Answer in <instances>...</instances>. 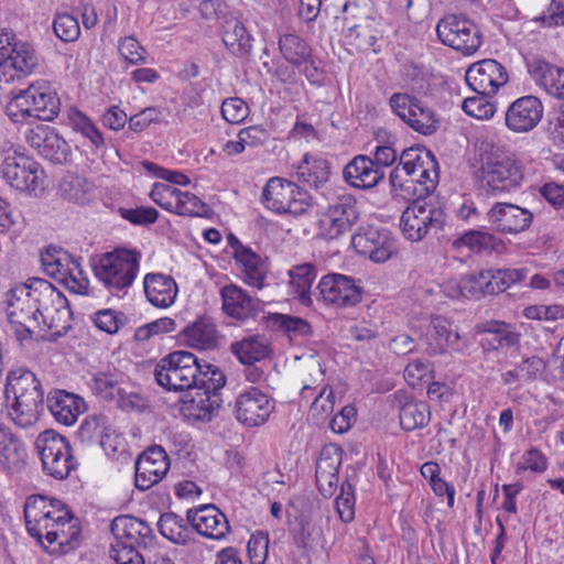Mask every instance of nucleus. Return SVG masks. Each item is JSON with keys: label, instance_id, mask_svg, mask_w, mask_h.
Segmentation results:
<instances>
[{"label": "nucleus", "instance_id": "f257e3e1", "mask_svg": "<svg viewBox=\"0 0 564 564\" xmlns=\"http://www.w3.org/2000/svg\"><path fill=\"white\" fill-rule=\"evenodd\" d=\"M4 395L7 401L13 399L9 415L18 426L25 429L37 422L44 409V392L31 370L17 368L9 371Z\"/></svg>", "mask_w": 564, "mask_h": 564}, {"label": "nucleus", "instance_id": "f03ea898", "mask_svg": "<svg viewBox=\"0 0 564 564\" xmlns=\"http://www.w3.org/2000/svg\"><path fill=\"white\" fill-rule=\"evenodd\" d=\"M140 252L116 249L104 253L94 264L95 276L113 295L126 293L139 271Z\"/></svg>", "mask_w": 564, "mask_h": 564}, {"label": "nucleus", "instance_id": "7ed1b4c3", "mask_svg": "<svg viewBox=\"0 0 564 564\" xmlns=\"http://www.w3.org/2000/svg\"><path fill=\"white\" fill-rule=\"evenodd\" d=\"M35 448L40 455L43 471L47 476L63 480L76 468V460L67 438L53 430L39 434Z\"/></svg>", "mask_w": 564, "mask_h": 564}, {"label": "nucleus", "instance_id": "20e7f679", "mask_svg": "<svg viewBox=\"0 0 564 564\" xmlns=\"http://www.w3.org/2000/svg\"><path fill=\"white\" fill-rule=\"evenodd\" d=\"M196 371L197 357L186 350H176L156 364L154 378L159 386L170 391L193 390Z\"/></svg>", "mask_w": 564, "mask_h": 564}, {"label": "nucleus", "instance_id": "39448f33", "mask_svg": "<svg viewBox=\"0 0 564 564\" xmlns=\"http://www.w3.org/2000/svg\"><path fill=\"white\" fill-rule=\"evenodd\" d=\"M527 269H489L460 279L457 293L465 297L480 299L487 294L505 292L511 284L523 281Z\"/></svg>", "mask_w": 564, "mask_h": 564}, {"label": "nucleus", "instance_id": "423d86ee", "mask_svg": "<svg viewBox=\"0 0 564 564\" xmlns=\"http://www.w3.org/2000/svg\"><path fill=\"white\" fill-rule=\"evenodd\" d=\"M12 40L10 33H0V82L7 84L30 75L37 65L33 47Z\"/></svg>", "mask_w": 564, "mask_h": 564}, {"label": "nucleus", "instance_id": "0eeeda50", "mask_svg": "<svg viewBox=\"0 0 564 564\" xmlns=\"http://www.w3.org/2000/svg\"><path fill=\"white\" fill-rule=\"evenodd\" d=\"M446 223V214L441 206L416 199L401 215L400 227L411 241L422 240L430 231L437 232Z\"/></svg>", "mask_w": 564, "mask_h": 564}, {"label": "nucleus", "instance_id": "6e6552de", "mask_svg": "<svg viewBox=\"0 0 564 564\" xmlns=\"http://www.w3.org/2000/svg\"><path fill=\"white\" fill-rule=\"evenodd\" d=\"M262 202L274 213L294 216L304 214L311 206L306 191L291 181L279 177L268 181L262 191Z\"/></svg>", "mask_w": 564, "mask_h": 564}, {"label": "nucleus", "instance_id": "1a4fd4ad", "mask_svg": "<svg viewBox=\"0 0 564 564\" xmlns=\"http://www.w3.org/2000/svg\"><path fill=\"white\" fill-rule=\"evenodd\" d=\"M522 180L521 163L508 155L490 159L481 166L482 187L488 195L495 197L517 189Z\"/></svg>", "mask_w": 564, "mask_h": 564}, {"label": "nucleus", "instance_id": "9d476101", "mask_svg": "<svg viewBox=\"0 0 564 564\" xmlns=\"http://www.w3.org/2000/svg\"><path fill=\"white\" fill-rule=\"evenodd\" d=\"M440 41L464 55L474 54L481 45L478 26L464 15L448 14L436 25Z\"/></svg>", "mask_w": 564, "mask_h": 564}, {"label": "nucleus", "instance_id": "9b49d317", "mask_svg": "<svg viewBox=\"0 0 564 564\" xmlns=\"http://www.w3.org/2000/svg\"><path fill=\"white\" fill-rule=\"evenodd\" d=\"M37 300L43 307L42 322L56 337H62L72 328L73 312L66 296L51 282L37 280Z\"/></svg>", "mask_w": 564, "mask_h": 564}, {"label": "nucleus", "instance_id": "f8f14e48", "mask_svg": "<svg viewBox=\"0 0 564 564\" xmlns=\"http://www.w3.org/2000/svg\"><path fill=\"white\" fill-rule=\"evenodd\" d=\"M421 341L427 355H444L448 351L467 355L470 347L469 339L462 336L449 321L441 316L431 321Z\"/></svg>", "mask_w": 564, "mask_h": 564}, {"label": "nucleus", "instance_id": "ddd939ff", "mask_svg": "<svg viewBox=\"0 0 564 564\" xmlns=\"http://www.w3.org/2000/svg\"><path fill=\"white\" fill-rule=\"evenodd\" d=\"M360 216L357 199L351 194L338 195L319 219V229L327 239H336L350 231Z\"/></svg>", "mask_w": 564, "mask_h": 564}, {"label": "nucleus", "instance_id": "4468645a", "mask_svg": "<svg viewBox=\"0 0 564 564\" xmlns=\"http://www.w3.org/2000/svg\"><path fill=\"white\" fill-rule=\"evenodd\" d=\"M0 172L11 187L29 193L35 192L40 187L44 174L37 162L17 152L6 155Z\"/></svg>", "mask_w": 564, "mask_h": 564}, {"label": "nucleus", "instance_id": "2eb2a0df", "mask_svg": "<svg viewBox=\"0 0 564 564\" xmlns=\"http://www.w3.org/2000/svg\"><path fill=\"white\" fill-rule=\"evenodd\" d=\"M274 410V401L260 389L250 387L240 392L234 404V415L241 424L254 427L264 424Z\"/></svg>", "mask_w": 564, "mask_h": 564}, {"label": "nucleus", "instance_id": "dca6fc26", "mask_svg": "<svg viewBox=\"0 0 564 564\" xmlns=\"http://www.w3.org/2000/svg\"><path fill=\"white\" fill-rule=\"evenodd\" d=\"M156 543L153 531H117L110 555L117 564H145L141 550L153 549Z\"/></svg>", "mask_w": 564, "mask_h": 564}, {"label": "nucleus", "instance_id": "f3484780", "mask_svg": "<svg viewBox=\"0 0 564 564\" xmlns=\"http://www.w3.org/2000/svg\"><path fill=\"white\" fill-rule=\"evenodd\" d=\"M351 245L358 253L376 263L386 262L395 252V241L390 232L370 225L360 227L352 235Z\"/></svg>", "mask_w": 564, "mask_h": 564}, {"label": "nucleus", "instance_id": "a211bd4d", "mask_svg": "<svg viewBox=\"0 0 564 564\" xmlns=\"http://www.w3.org/2000/svg\"><path fill=\"white\" fill-rule=\"evenodd\" d=\"M317 290L325 303L338 307L355 306L362 299V288L356 283V280L340 273L324 275L317 285Z\"/></svg>", "mask_w": 564, "mask_h": 564}, {"label": "nucleus", "instance_id": "6ab92c4d", "mask_svg": "<svg viewBox=\"0 0 564 564\" xmlns=\"http://www.w3.org/2000/svg\"><path fill=\"white\" fill-rule=\"evenodd\" d=\"M37 281L32 286L19 285L6 293L7 318L20 319L40 327L39 317H42L43 307L37 301Z\"/></svg>", "mask_w": 564, "mask_h": 564}, {"label": "nucleus", "instance_id": "aec40b11", "mask_svg": "<svg viewBox=\"0 0 564 564\" xmlns=\"http://www.w3.org/2000/svg\"><path fill=\"white\" fill-rule=\"evenodd\" d=\"M25 141L44 159L55 164L67 162L70 155L68 143L52 128L43 123L25 131Z\"/></svg>", "mask_w": 564, "mask_h": 564}, {"label": "nucleus", "instance_id": "412c9836", "mask_svg": "<svg viewBox=\"0 0 564 564\" xmlns=\"http://www.w3.org/2000/svg\"><path fill=\"white\" fill-rule=\"evenodd\" d=\"M468 86L479 95H495L508 83V73L496 59H482L473 64L465 75Z\"/></svg>", "mask_w": 564, "mask_h": 564}, {"label": "nucleus", "instance_id": "4be33fe9", "mask_svg": "<svg viewBox=\"0 0 564 564\" xmlns=\"http://www.w3.org/2000/svg\"><path fill=\"white\" fill-rule=\"evenodd\" d=\"M487 219L497 232L517 235L531 226L533 214L519 205L498 202L488 210Z\"/></svg>", "mask_w": 564, "mask_h": 564}, {"label": "nucleus", "instance_id": "5701e85b", "mask_svg": "<svg viewBox=\"0 0 564 564\" xmlns=\"http://www.w3.org/2000/svg\"><path fill=\"white\" fill-rule=\"evenodd\" d=\"M135 487L148 490L166 475L170 459L161 446H151L143 452L135 462Z\"/></svg>", "mask_w": 564, "mask_h": 564}, {"label": "nucleus", "instance_id": "b1692460", "mask_svg": "<svg viewBox=\"0 0 564 564\" xmlns=\"http://www.w3.org/2000/svg\"><path fill=\"white\" fill-rule=\"evenodd\" d=\"M541 100L532 95L523 96L514 100L505 115L506 126L516 133H524L533 130L543 117Z\"/></svg>", "mask_w": 564, "mask_h": 564}, {"label": "nucleus", "instance_id": "393cba45", "mask_svg": "<svg viewBox=\"0 0 564 564\" xmlns=\"http://www.w3.org/2000/svg\"><path fill=\"white\" fill-rule=\"evenodd\" d=\"M343 178L352 188L369 191L384 178V171L372 163V158L359 154L344 166Z\"/></svg>", "mask_w": 564, "mask_h": 564}, {"label": "nucleus", "instance_id": "a878e982", "mask_svg": "<svg viewBox=\"0 0 564 564\" xmlns=\"http://www.w3.org/2000/svg\"><path fill=\"white\" fill-rule=\"evenodd\" d=\"M78 436L84 443L98 444L107 454L117 451L118 436L105 414L87 416L79 426Z\"/></svg>", "mask_w": 564, "mask_h": 564}, {"label": "nucleus", "instance_id": "bb28decb", "mask_svg": "<svg viewBox=\"0 0 564 564\" xmlns=\"http://www.w3.org/2000/svg\"><path fill=\"white\" fill-rule=\"evenodd\" d=\"M527 67L533 80L550 96L564 99V68L539 57L528 59Z\"/></svg>", "mask_w": 564, "mask_h": 564}, {"label": "nucleus", "instance_id": "cd10ccee", "mask_svg": "<svg viewBox=\"0 0 564 564\" xmlns=\"http://www.w3.org/2000/svg\"><path fill=\"white\" fill-rule=\"evenodd\" d=\"M220 295L224 312L232 318L247 321L256 318L260 312L259 302L235 284L225 285Z\"/></svg>", "mask_w": 564, "mask_h": 564}, {"label": "nucleus", "instance_id": "c85d7f7f", "mask_svg": "<svg viewBox=\"0 0 564 564\" xmlns=\"http://www.w3.org/2000/svg\"><path fill=\"white\" fill-rule=\"evenodd\" d=\"M47 408L55 420L64 425H73L86 410L84 399L65 390H54L47 394Z\"/></svg>", "mask_w": 564, "mask_h": 564}, {"label": "nucleus", "instance_id": "c756f323", "mask_svg": "<svg viewBox=\"0 0 564 564\" xmlns=\"http://www.w3.org/2000/svg\"><path fill=\"white\" fill-rule=\"evenodd\" d=\"M26 456L21 438L9 426L0 424V466L9 473L20 471L25 465Z\"/></svg>", "mask_w": 564, "mask_h": 564}, {"label": "nucleus", "instance_id": "7c9ffc66", "mask_svg": "<svg viewBox=\"0 0 564 564\" xmlns=\"http://www.w3.org/2000/svg\"><path fill=\"white\" fill-rule=\"evenodd\" d=\"M220 33L225 46L231 54L237 57L250 55L253 37L240 20L235 17H225Z\"/></svg>", "mask_w": 564, "mask_h": 564}, {"label": "nucleus", "instance_id": "2f4dec72", "mask_svg": "<svg viewBox=\"0 0 564 564\" xmlns=\"http://www.w3.org/2000/svg\"><path fill=\"white\" fill-rule=\"evenodd\" d=\"M50 554L64 555L78 549L83 542L80 531H29Z\"/></svg>", "mask_w": 564, "mask_h": 564}, {"label": "nucleus", "instance_id": "473e14b6", "mask_svg": "<svg viewBox=\"0 0 564 564\" xmlns=\"http://www.w3.org/2000/svg\"><path fill=\"white\" fill-rule=\"evenodd\" d=\"M148 301L156 307H167L175 301L177 285L173 278L161 273H149L143 281Z\"/></svg>", "mask_w": 564, "mask_h": 564}, {"label": "nucleus", "instance_id": "72a5a7b5", "mask_svg": "<svg viewBox=\"0 0 564 564\" xmlns=\"http://www.w3.org/2000/svg\"><path fill=\"white\" fill-rule=\"evenodd\" d=\"M279 50L284 59L296 68L312 57L311 46L294 31H286L279 35Z\"/></svg>", "mask_w": 564, "mask_h": 564}, {"label": "nucleus", "instance_id": "f704fd0d", "mask_svg": "<svg viewBox=\"0 0 564 564\" xmlns=\"http://www.w3.org/2000/svg\"><path fill=\"white\" fill-rule=\"evenodd\" d=\"M455 247L465 246L473 252H496L506 250L505 242L491 232L484 230H468L459 236L453 243Z\"/></svg>", "mask_w": 564, "mask_h": 564}, {"label": "nucleus", "instance_id": "c9c22d12", "mask_svg": "<svg viewBox=\"0 0 564 564\" xmlns=\"http://www.w3.org/2000/svg\"><path fill=\"white\" fill-rule=\"evenodd\" d=\"M296 175L299 181L318 188L329 180L330 164L323 158L311 156L305 153L297 166Z\"/></svg>", "mask_w": 564, "mask_h": 564}, {"label": "nucleus", "instance_id": "e433bc0d", "mask_svg": "<svg viewBox=\"0 0 564 564\" xmlns=\"http://www.w3.org/2000/svg\"><path fill=\"white\" fill-rule=\"evenodd\" d=\"M32 109L34 111L35 123L37 121H51L59 112L61 101L55 93L47 86L31 85Z\"/></svg>", "mask_w": 564, "mask_h": 564}, {"label": "nucleus", "instance_id": "4c0bfd02", "mask_svg": "<svg viewBox=\"0 0 564 564\" xmlns=\"http://www.w3.org/2000/svg\"><path fill=\"white\" fill-rule=\"evenodd\" d=\"M231 352L241 364L252 366L269 357L270 348L263 338H260L259 336H250L240 341L234 343L231 345Z\"/></svg>", "mask_w": 564, "mask_h": 564}, {"label": "nucleus", "instance_id": "58836bf2", "mask_svg": "<svg viewBox=\"0 0 564 564\" xmlns=\"http://www.w3.org/2000/svg\"><path fill=\"white\" fill-rule=\"evenodd\" d=\"M31 85L13 95L6 106V113L14 123H23L32 126L35 123L32 102L34 98L31 96Z\"/></svg>", "mask_w": 564, "mask_h": 564}, {"label": "nucleus", "instance_id": "ea45409f", "mask_svg": "<svg viewBox=\"0 0 564 564\" xmlns=\"http://www.w3.org/2000/svg\"><path fill=\"white\" fill-rule=\"evenodd\" d=\"M195 392L187 402V410L199 420H210L213 413L221 406L219 391L210 389H194Z\"/></svg>", "mask_w": 564, "mask_h": 564}, {"label": "nucleus", "instance_id": "a19ab883", "mask_svg": "<svg viewBox=\"0 0 564 564\" xmlns=\"http://www.w3.org/2000/svg\"><path fill=\"white\" fill-rule=\"evenodd\" d=\"M182 334L188 346L198 349H212L217 345V330L214 324L206 319H198L194 324L186 326Z\"/></svg>", "mask_w": 564, "mask_h": 564}, {"label": "nucleus", "instance_id": "79ce46f5", "mask_svg": "<svg viewBox=\"0 0 564 564\" xmlns=\"http://www.w3.org/2000/svg\"><path fill=\"white\" fill-rule=\"evenodd\" d=\"M268 326L283 330L290 338L307 337L313 334L311 324L299 316L272 313L267 316Z\"/></svg>", "mask_w": 564, "mask_h": 564}, {"label": "nucleus", "instance_id": "37998d69", "mask_svg": "<svg viewBox=\"0 0 564 564\" xmlns=\"http://www.w3.org/2000/svg\"><path fill=\"white\" fill-rule=\"evenodd\" d=\"M430 406L424 401H408L400 408V425L404 431L424 427L430 422Z\"/></svg>", "mask_w": 564, "mask_h": 564}, {"label": "nucleus", "instance_id": "c03bdc74", "mask_svg": "<svg viewBox=\"0 0 564 564\" xmlns=\"http://www.w3.org/2000/svg\"><path fill=\"white\" fill-rule=\"evenodd\" d=\"M186 518L192 529H216L221 521L226 529H230L225 514L214 505H202L198 508L189 509Z\"/></svg>", "mask_w": 564, "mask_h": 564}, {"label": "nucleus", "instance_id": "a18cd8bd", "mask_svg": "<svg viewBox=\"0 0 564 564\" xmlns=\"http://www.w3.org/2000/svg\"><path fill=\"white\" fill-rule=\"evenodd\" d=\"M440 167L434 154H426L425 163L415 171L413 175H406L411 177V187L417 183L420 189L414 188V193H417L419 197L423 195H430L436 188L438 183Z\"/></svg>", "mask_w": 564, "mask_h": 564}, {"label": "nucleus", "instance_id": "49530a36", "mask_svg": "<svg viewBox=\"0 0 564 564\" xmlns=\"http://www.w3.org/2000/svg\"><path fill=\"white\" fill-rule=\"evenodd\" d=\"M316 274V268L312 263L294 265L289 271L290 284L303 304L311 301L310 292Z\"/></svg>", "mask_w": 564, "mask_h": 564}, {"label": "nucleus", "instance_id": "de8ad7c7", "mask_svg": "<svg viewBox=\"0 0 564 564\" xmlns=\"http://www.w3.org/2000/svg\"><path fill=\"white\" fill-rule=\"evenodd\" d=\"M236 260L243 267L246 282L257 289L263 288L267 270L261 258L250 249L243 250Z\"/></svg>", "mask_w": 564, "mask_h": 564}, {"label": "nucleus", "instance_id": "09e8293b", "mask_svg": "<svg viewBox=\"0 0 564 564\" xmlns=\"http://www.w3.org/2000/svg\"><path fill=\"white\" fill-rule=\"evenodd\" d=\"M198 371L195 373L196 384L193 389H210L212 391H220L226 383L225 373L215 365L197 358Z\"/></svg>", "mask_w": 564, "mask_h": 564}, {"label": "nucleus", "instance_id": "8fccbe9b", "mask_svg": "<svg viewBox=\"0 0 564 564\" xmlns=\"http://www.w3.org/2000/svg\"><path fill=\"white\" fill-rule=\"evenodd\" d=\"M406 123L413 130L425 135L433 134L438 128V121L434 112L429 107L424 106L421 100H417L410 116H408Z\"/></svg>", "mask_w": 564, "mask_h": 564}, {"label": "nucleus", "instance_id": "3c124183", "mask_svg": "<svg viewBox=\"0 0 564 564\" xmlns=\"http://www.w3.org/2000/svg\"><path fill=\"white\" fill-rule=\"evenodd\" d=\"M93 184L80 176H69L59 184L61 195L73 203L85 204L89 199Z\"/></svg>", "mask_w": 564, "mask_h": 564}, {"label": "nucleus", "instance_id": "603ef678", "mask_svg": "<svg viewBox=\"0 0 564 564\" xmlns=\"http://www.w3.org/2000/svg\"><path fill=\"white\" fill-rule=\"evenodd\" d=\"M209 206L200 200L195 194L177 189L175 196V213L187 217H205L208 215Z\"/></svg>", "mask_w": 564, "mask_h": 564}, {"label": "nucleus", "instance_id": "864d4df0", "mask_svg": "<svg viewBox=\"0 0 564 564\" xmlns=\"http://www.w3.org/2000/svg\"><path fill=\"white\" fill-rule=\"evenodd\" d=\"M89 387L96 395L106 401H115L121 389L116 376L109 372L95 373Z\"/></svg>", "mask_w": 564, "mask_h": 564}, {"label": "nucleus", "instance_id": "5fc2aeb1", "mask_svg": "<svg viewBox=\"0 0 564 564\" xmlns=\"http://www.w3.org/2000/svg\"><path fill=\"white\" fill-rule=\"evenodd\" d=\"M50 500L43 496H31L24 505V519L26 529H35L32 525H43L46 522Z\"/></svg>", "mask_w": 564, "mask_h": 564}, {"label": "nucleus", "instance_id": "6e6d98bb", "mask_svg": "<svg viewBox=\"0 0 564 564\" xmlns=\"http://www.w3.org/2000/svg\"><path fill=\"white\" fill-rule=\"evenodd\" d=\"M53 31L61 41L66 43L76 41L80 34L77 19L68 13H61L55 17Z\"/></svg>", "mask_w": 564, "mask_h": 564}, {"label": "nucleus", "instance_id": "4d7b16f0", "mask_svg": "<svg viewBox=\"0 0 564 564\" xmlns=\"http://www.w3.org/2000/svg\"><path fill=\"white\" fill-rule=\"evenodd\" d=\"M491 95H479L465 98L462 108L466 115L477 119H488L494 116L496 108L488 100Z\"/></svg>", "mask_w": 564, "mask_h": 564}, {"label": "nucleus", "instance_id": "13d9d810", "mask_svg": "<svg viewBox=\"0 0 564 564\" xmlns=\"http://www.w3.org/2000/svg\"><path fill=\"white\" fill-rule=\"evenodd\" d=\"M341 449L336 445H327L321 451L316 462L315 474H339L341 465Z\"/></svg>", "mask_w": 564, "mask_h": 564}, {"label": "nucleus", "instance_id": "bf43d9fd", "mask_svg": "<svg viewBox=\"0 0 564 564\" xmlns=\"http://www.w3.org/2000/svg\"><path fill=\"white\" fill-rule=\"evenodd\" d=\"M251 564H264L269 552V535L265 531L253 533L247 544Z\"/></svg>", "mask_w": 564, "mask_h": 564}, {"label": "nucleus", "instance_id": "052dcab7", "mask_svg": "<svg viewBox=\"0 0 564 564\" xmlns=\"http://www.w3.org/2000/svg\"><path fill=\"white\" fill-rule=\"evenodd\" d=\"M426 154H433L430 150L421 148H408L400 154L399 166L402 167L405 175L415 174L416 170H420L425 163Z\"/></svg>", "mask_w": 564, "mask_h": 564}, {"label": "nucleus", "instance_id": "680f3d73", "mask_svg": "<svg viewBox=\"0 0 564 564\" xmlns=\"http://www.w3.org/2000/svg\"><path fill=\"white\" fill-rule=\"evenodd\" d=\"M93 321L98 329L104 330L107 334H115L124 323L126 316L122 313H117L113 310L106 308L98 311Z\"/></svg>", "mask_w": 564, "mask_h": 564}, {"label": "nucleus", "instance_id": "e2e57ef3", "mask_svg": "<svg viewBox=\"0 0 564 564\" xmlns=\"http://www.w3.org/2000/svg\"><path fill=\"white\" fill-rule=\"evenodd\" d=\"M46 522L43 527L47 529L54 525H65L73 518V512L62 501L57 499H50V507H47Z\"/></svg>", "mask_w": 564, "mask_h": 564}, {"label": "nucleus", "instance_id": "0e129e2a", "mask_svg": "<svg viewBox=\"0 0 564 564\" xmlns=\"http://www.w3.org/2000/svg\"><path fill=\"white\" fill-rule=\"evenodd\" d=\"M249 107L240 98H228L221 105V115L229 123H240L248 116Z\"/></svg>", "mask_w": 564, "mask_h": 564}, {"label": "nucleus", "instance_id": "69168bd1", "mask_svg": "<svg viewBox=\"0 0 564 564\" xmlns=\"http://www.w3.org/2000/svg\"><path fill=\"white\" fill-rule=\"evenodd\" d=\"M118 51L122 58L130 64L137 65L144 62L145 50L132 36H124L120 39Z\"/></svg>", "mask_w": 564, "mask_h": 564}, {"label": "nucleus", "instance_id": "338daca9", "mask_svg": "<svg viewBox=\"0 0 564 564\" xmlns=\"http://www.w3.org/2000/svg\"><path fill=\"white\" fill-rule=\"evenodd\" d=\"M162 121V111L156 107H148L133 115L129 119V128L134 132H141L151 123Z\"/></svg>", "mask_w": 564, "mask_h": 564}, {"label": "nucleus", "instance_id": "774afa93", "mask_svg": "<svg viewBox=\"0 0 564 564\" xmlns=\"http://www.w3.org/2000/svg\"><path fill=\"white\" fill-rule=\"evenodd\" d=\"M121 216L133 225L148 226L159 218V212L153 207L121 209Z\"/></svg>", "mask_w": 564, "mask_h": 564}]
</instances>
